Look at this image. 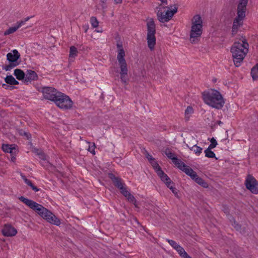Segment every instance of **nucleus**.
Returning <instances> with one entry per match:
<instances>
[{"label":"nucleus","instance_id":"nucleus-10","mask_svg":"<svg viewBox=\"0 0 258 258\" xmlns=\"http://www.w3.org/2000/svg\"><path fill=\"white\" fill-rule=\"evenodd\" d=\"M41 92L45 99L54 101L56 95L59 93L55 88L51 87H44Z\"/></svg>","mask_w":258,"mask_h":258},{"label":"nucleus","instance_id":"nucleus-50","mask_svg":"<svg viewBox=\"0 0 258 258\" xmlns=\"http://www.w3.org/2000/svg\"><path fill=\"white\" fill-rule=\"evenodd\" d=\"M117 47L118 48H119V50H118V52L119 51V50L120 49H123L122 47V45H120L119 44H117Z\"/></svg>","mask_w":258,"mask_h":258},{"label":"nucleus","instance_id":"nucleus-27","mask_svg":"<svg viewBox=\"0 0 258 258\" xmlns=\"http://www.w3.org/2000/svg\"><path fill=\"white\" fill-rule=\"evenodd\" d=\"M251 75L253 80H258V64L251 69Z\"/></svg>","mask_w":258,"mask_h":258},{"label":"nucleus","instance_id":"nucleus-52","mask_svg":"<svg viewBox=\"0 0 258 258\" xmlns=\"http://www.w3.org/2000/svg\"><path fill=\"white\" fill-rule=\"evenodd\" d=\"M40 152H41V151H39V150H37L36 153L38 154V153H40Z\"/></svg>","mask_w":258,"mask_h":258},{"label":"nucleus","instance_id":"nucleus-15","mask_svg":"<svg viewBox=\"0 0 258 258\" xmlns=\"http://www.w3.org/2000/svg\"><path fill=\"white\" fill-rule=\"evenodd\" d=\"M2 232L4 235L7 236H14L17 232L15 228L9 225H5L2 229Z\"/></svg>","mask_w":258,"mask_h":258},{"label":"nucleus","instance_id":"nucleus-36","mask_svg":"<svg viewBox=\"0 0 258 258\" xmlns=\"http://www.w3.org/2000/svg\"><path fill=\"white\" fill-rule=\"evenodd\" d=\"M210 142L211 143L208 147H209L210 148H211V149H213L215 147H216V146L217 145V142L216 140L214 138H212L211 139Z\"/></svg>","mask_w":258,"mask_h":258},{"label":"nucleus","instance_id":"nucleus-47","mask_svg":"<svg viewBox=\"0 0 258 258\" xmlns=\"http://www.w3.org/2000/svg\"><path fill=\"white\" fill-rule=\"evenodd\" d=\"M165 184H166L167 186L170 188V187H171V186H172V184H174V183H169V184H168V182H165Z\"/></svg>","mask_w":258,"mask_h":258},{"label":"nucleus","instance_id":"nucleus-39","mask_svg":"<svg viewBox=\"0 0 258 258\" xmlns=\"http://www.w3.org/2000/svg\"><path fill=\"white\" fill-rule=\"evenodd\" d=\"M145 156L150 162L155 159L147 151H145Z\"/></svg>","mask_w":258,"mask_h":258},{"label":"nucleus","instance_id":"nucleus-16","mask_svg":"<svg viewBox=\"0 0 258 258\" xmlns=\"http://www.w3.org/2000/svg\"><path fill=\"white\" fill-rule=\"evenodd\" d=\"M30 17H28L25 19L24 21H21L18 23V25L14 27H12L9 28L4 32V35H9L10 34L14 33L20 27H21L26 22L30 19Z\"/></svg>","mask_w":258,"mask_h":258},{"label":"nucleus","instance_id":"nucleus-28","mask_svg":"<svg viewBox=\"0 0 258 258\" xmlns=\"http://www.w3.org/2000/svg\"><path fill=\"white\" fill-rule=\"evenodd\" d=\"M78 52V50L76 47L74 46H71L70 48V58L75 57L77 55Z\"/></svg>","mask_w":258,"mask_h":258},{"label":"nucleus","instance_id":"nucleus-30","mask_svg":"<svg viewBox=\"0 0 258 258\" xmlns=\"http://www.w3.org/2000/svg\"><path fill=\"white\" fill-rule=\"evenodd\" d=\"M211 148L208 147L205 150V156L210 158H215L216 159H217V158H216L215 154L212 151H211Z\"/></svg>","mask_w":258,"mask_h":258},{"label":"nucleus","instance_id":"nucleus-25","mask_svg":"<svg viewBox=\"0 0 258 258\" xmlns=\"http://www.w3.org/2000/svg\"><path fill=\"white\" fill-rule=\"evenodd\" d=\"M231 222H232V225L236 230L239 231L241 233H245V228H243L242 230V229L241 228V225H239L238 223H237L233 218H232V219L231 220Z\"/></svg>","mask_w":258,"mask_h":258},{"label":"nucleus","instance_id":"nucleus-18","mask_svg":"<svg viewBox=\"0 0 258 258\" xmlns=\"http://www.w3.org/2000/svg\"><path fill=\"white\" fill-rule=\"evenodd\" d=\"M168 9L165 12L166 15L167 16L166 19H168L170 21L173 15L177 13L178 7L176 5L174 4L173 6H170L168 7Z\"/></svg>","mask_w":258,"mask_h":258},{"label":"nucleus","instance_id":"nucleus-23","mask_svg":"<svg viewBox=\"0 0 258 258\" xmlns=\"http://www.w3.org/2000/svg\"><path fill=\"white\" fill-rule=\"evenodd\" d=\"M14 74L18 80H24L25 81V74L22 70L17 69L14 71Z\"/></svg>","mask_w":258,"mask_h":258},{"label":"nucleus","instance_id":"nucleus-11","mask_svg":"<svg viewBox=\"0 0 258 258\" xmlns=\"http://www.w3.org/2000/svg\"><path fill=\"white\" fill-rule=\"evenodd\" d=\"M246 187L252 193H258V183L256 179L251 175H248L245 181Z\"/></svg>","mask_w":258,"mask_h":258},{"label":"nucleus","instance_id":"nucleus-7","mask_svg":"<svg viewBox=\"0 0 258 258\" xmlns=\"http://www.w3.org/2000/svg\"><path fill=\"white\" fill-rule=\"evenodd\" d=\"M148 46L151 50H153L156 44V27L153 18L148 19L147 23Z\"/></svg>","mask_w":258,"mask_h":258},{"label":"nucleus","instance_id":"nucleus-5","mask_svg":"<svg viewBox=\"0 0 258 258\" xmlns=\"http://www.w3.org/2000/svg\"><path fill=\"white\" fill-rule=\"evenodd\" d=\"M203 21L199 15H195L192 20V26L190 33V41L191 43H197L202 33Z\"/></svg>","mask_w":258,"mask_h":258},{"label":"nucleus","instance_id":"nucleus-8","mask_svg":"<svg viewBox=\"0 0 258 258\" xmlns=\"http://www.w3.org/2000/svg\"><path fill=\"white\" fill-rule=\"evenodd\" d=\"M54 102L59 108L63 109H70L72 107L73 102L71 98L64 94L59 92Z\"/></svg>","mask_w":258,"mask_h":258},{"label":"nucleus","instance_id":"nucleus-40","mask_svg":"<svg viewBox=\"0 0 258 258\" xmlns=\"http://www.w3.org/2000/svg\"><path fill=\"white\" fill-rule=\"evenodd\" d=\"M38 155H39V158L42 160H46V155L45 154L42 152H40V153H38Z\"/></svg>","mask_w":258,"mask_h":258},{"label":"nucleus","instance_id":"nucleus-34","mask_svg":"<svg viewBox=\"0 0 258 258\" xmlns=\"http://www.w3.org/2000/svg\"><path fill=\"white\" fill-rule=\"evenodd\" d=\"M126 199L130 202L132 203L136 207H138L137 205V201L134 196H133L131 194H130Z\"/></svg>","mask_w":258,"mask_h":258},{"label":"nucleus","instance_id":"nucleus-42","mask_svg":"<svg viewBox=\"0 0 258 258\" xmlns=\"http://www.w3.org/2000/svg\"><path fill=\"white\" fill-rule=\"evenodd\" d=\"M27 184L30 186L33 190L36 186H35L30 180H27Z\"/></svg>","mask_w":258,"mask_h":258},{"label":"nucleus","instance_id":"nucleus-24","mask_svg":"<svg viewBox=\"0 0 258 258\" xmlns=\"http://www.w3.org/2000/svg\"><path fill=\"white\" fill-rule=\"evenodd\" d=\"M192 179L194 180L198 184L201 185L202 187L207 188L208 187V183L205 181L202 178L198 176L197 174V176L192 177Z\"/></svg>","mask_w":258,"mask_h":258},{"label":"nucleus","instance_id":"nucleus-37","mask_svg":"<svg viewBox=\"0 0 258 258\" xmlns=\"http://www.w3.org/2000/svg\"><path fill=\"white\" fill-rule=\"evenodd\" d=\"M20 134L22 136H24L26 137L27 139H29L31 138V134L29 132H25L23 130H21L20 131Z\"/></svg>","mask_w":258,"mask_h":258},{"label":"nucleus","instance_id":"nucleus-22","mask_svg":"<svg viewBox=\"0 0 258 258\" xmlns=\"http://www.w3.org/2000/svg\"><path fill=\"white\" fill-rule=\"evenodd\" d=\"M5 81L7 84H10L11 85H15L19 84V82L17 81L15 79V78L12 75L7 76L5 78Z\"/></svg>","mask_w":258,"mask_h":258},{"label":"nucleus","instance_id":"nucleus-14","mask_svg":"<svg viewBox=\"0 0 258 258\" xmlns=\"http://www.w3.org/2000/svg\"><path fill=\"white\" fill-rule=\"evenodd\" d=\"M172 247L174 248L182 258H192L184 250L183 247L180 246L178 243H170Z\"/></svg>","mask_w":258,"mask_h":258},{"label":"nucleus","instance_id":"nucleus-9","mask_svg":"<svg viewBox=\"0 0 258 258\" xmlns=\"http://www.w3.org/2000/svg\"><path fill=\"white\" fill-rule=\"evenodd\" d=\"M20 54L16 49H14L11 52L8 53L7 54V59L10 63L4 67L3 69L8 71L17 67L19 64L18 60L20 58Z\"/></svg>","mask_w":258,"mask_h":258},{"label":"nucleus","instance_id":"nucleus-54","mask_svg":"<svg viewBox=\"0 0 258 258\" xmlns=\"http://www.w3.org/2000/svg\"><path fill=\"white\" fill-rule=\"evenodd\" d=\"M133 1H134V3H137L138 1V0H133Z\"/></svg>","mask_w":258,"mask_h":258},{"label":"nucleus","instance_id":"nucleus-43","mask_svg":"<svg viewBox=\"0 0 258 258\" xmlns=\"http://www.w3.org/2000/svg\"><path fill=\"white\" fill-rule=\"evenodd\" d=\"M170 189L175 196L177 195L178 191L175 187H174L173 186H171V187H170Z\"/></svg>","mask_w":258,"mask_h":258},{"label":"nucleus","instance_id":"nucleus-4","mask_svg":"<svg viewBox=\"0 0 258 258\" xmlns=\"http://www.w3.org/2000/svg\"><path fill=\"white\" fill-rule=\"evenodd\" d=\"M248 0H239L237 9V16L233 20L232 27V35H235L238 29L242 25L243 20L245 17V12Z\"/></svg>","mask_w":258,"mask_h":258},{"label":"nucleus","instance_id":"nucleus-33","mask_svg":"<svg viewBox=\"0 0 258 258\" xmlns=\"http://www.w3.org/2000/svg\"><path fill=\"white\" fill-rule=\"evenodd\" d=\"M90 23L93 28H96L98 26V21L96 18L95 17H91Z\"/></svg>","mask_w":258,"mask_h":258},{"label":"nucleus","instance_id":"nucleus-19","mask_svg":"<svg viewBox=\"0 0 258 258\" xmlns=\"http://www.w3.org/2000/svg\"><path fill=\"white\" fill-rule=\"evenodd\" d=\"M164 154L169 158L171 159L173 163L175 165L179 164V163H181V160L178 159L177 157H174V154L171 152L170 150L168 148H167L164 151Z\"/></svg>","mask_w":258,"mask_h":258},{"label":"nucleus","instance_id":"nucleus-44","mask_svg":"<svg viewBox=\"0 0 258 258\" xmlns=\"http://www.w3.org/2000/svg\"><path fill=\"white\" fill-rule=\"evenodd\" d=\"M106 2V1H103V2L102 1H100V5L101 7H102V9H105L106 8V6L105 4Z\"/></svg>","mask_w":258,"mask_h":258},{"label":"nucleus","instance_id":"nucleus-41","mask_svg":"<svg viewBox=\"0 0 258 258\" xmlns=\"http://www.w3.org/2000/svg\"><path fill=\"white\" fill-rule=\"evenodd\" d=\"M2 87L5 89H13V87L10 86L8 84H4L2 85Z\"/></svg>","mask_w":258,"mask_h":258},{"label":"nucleus","instance_id":"nucleus-2","mask_svg":"<svg viewBox=\"0 0 258 258\" xmlns=\"http://www.w3.org/2000/svg\"><path fill=\"white\" fill-rule=\"evenodd\" d=\"M248 44L245 39L235 41L231 48L233 60L236 67L240 66L248 50Z\"/></svg>","mask_w":258,"mask_h":258},{"label":"nucleus","instance_id":"nucleus-21","mask_svg":"<svg viewBox=\"0 0 258 258\" xmlns=\"http://www.w3.org/2000/svg\"><path fill=\"white\" fill-rule=\"evenodd\" d=\"M157 16L158 20L162 23L167 22L169 21V20L166 19L167 16L166 15V13L162 12L161 11H158L157 13Z\"/></svg>","mask_w":258,"mask_h":258},{"label":"nucleus","instance_id":"nucleus-13","mask_svg":"<svg viewBox=\"0 0 258 258\" xmlns=\"http://www.w3.org/2000/svg\"><path fill=\"white\" fill-rule=\"evenodd\" d=\"M108 177L111 180L113 185L118 189H119V190L120 189H122V188L125 186V184L123 182L122 179L119 177L115 176L113 173H109Z\"/></svg>","mask_w":258,"mask_h":258},{"label":"nucleus","instance_id":"nucleus-26","mask_svg":"<svg viewBox=\"0 0 258 258\" xmlns=\"http://www.w3.org/2000/svg\"><path fill=\"white\" fill-rule=\"evenodd\" d=\"M194 113V109L192 107L190 106H187L186 109L185 110L184 115H185V119L186 121H188L191 116V115Z\"/></svg>","mask_w":258,"mask_h":258},{"label":"nucleus","instance_id":"nucleus-35","mask_svg":"<svg viewBox=\"0 0 258 258\" xmlns=\"http://www.w3.org/2000/svg\"><path fill=\"white\" fill-rule=\"evenodd\" d=\"M120 193L126 198L128 197L130 194H131L127 190L126 187V186L122 188V189L120 190Z\"/></svg>","mask_w":258,"mask_h":258},{"label":"nucleus","instance_id":"nucleus-38","mask_svg":"<svg viewBox=\"0 0 258 258\" xmlns=\"http://www.w3.org/2000/svg\"><path fill=\"white\" fill-rule=\"evenodd\" d=\"M87 143L88 144H90V143L89 142H87ZM95 144H93V145L91 146H90V145H89V146H88V150L91 152V153H92L93 154H95V151H94V149H95Z\"/></svg>","mask_w":258,"mask_h":258},{"label":"nucleus","instance_id":"nucleus-46","mask_svg":"<svg viewBox=\"0 0 258 258\" xmlns=\"http://www.w3.org/2000/svg\"><path fill=\"white\" fill-rule=\"evenodd\" d=\"M22 177L23 178V179L24 180L25 182L27 184V180H29V179H28L24 175H22Z\"/></svg>","mask_w":258,"mask_h":258},{"label":"nucleus","instance_id":"nucleus-1","mask_svg":"<svg viewBox=\"0 0 258 258\" xmlns=\"http://www.w3.org/2000/svg\"><path fill=\"white\" fill-rule=\"evenodd\" d=\"M19 199L30 208L36 211L41 217L45 219L49 223L56 226L60 225V221L59 219L51 211L47 210L41 205L23 196L19 197Z\"/></svg>","mask_w":258,"mask_h":258},{"label":"nucleus","instance_id":"nucleus-20","mask_svg":"<svg viewBox=\"0 0 258 258\" xmlns=\"http://www.w3.org/2000/svg\"><path fill=\"white\" fill-rule=\"evenodd\" d=\"M157 173L161 178V180L163 181L165 183L166 182H168V184H169V183H173V182L171 181L170 178L162 171V169L159 170V171H158Z\"/></svg>","mask_w":258,"mask_h":258},{"label":"nucleus","instance_id":"nucleus-29","mask_svg":"<svg viewBox=\"0 0 258 258\" xmlns=\"http://www.w3.org/2000/svg\"><path fill=\"white\" fill-rule=\"evenodd\" d=\"M187 146L191 150L193 151L197 155H199L202 153L203 149L201 147L198 146L197 145H194L191 148L189 147L188 145H187Z\"/></svg>","mask_w":258,"mask_h":258},{"label":"nucleus","instance_id":"nucleus-49","mask_svg":"<svg viewBox=\"0 0 258 258\" xmlns=\"http://www.w3.org/2000/svg\"><path fill=\"white\" fill-rule=\"evenodd\" d=\"M160 1L163 4H166V5L167 4V0H160Z\"/></svg>","mask_w":258,"mask_h":258},{"label":"nucleus","instance_id":"nucleus-51","mask_svg":"<svg viewBox=\"0 0 258 258\" xmlns=\"http://www.w3.org/2000/svg\"><path fill=\"white\" fill-rule=\"evenodd\" d=\"M33 190H34L35 192L38 191L40 190V189L38 188L37 186H35Z\"/></svg>","mask_w":258,"mask_h":258},{"label":"nucleus","instance_id":"nucleus-6","mask_svg":"<svg viewBox=\"0 0 258 258\" xmlns=\"http://www.w3.org/2000/svg\"><path fill=\"white\" fill-rule=\"evenodd\" d=\"M125 52L123 49H120L117 55V59L118 61V64L120 68V75L121 81L126 84L128 80L127 77L128 69L127 67V63L124 58Z\"/></svg>","mask_w":258,"mask_h":258},{"label":"nucleus","instance_id":"nucleus-53","mask_svg":"<svg viewBox=\"0 0 258 258\" xmlns=\"http://www.w3.org/2000/svg\"><path fill=\"white\" fill-rule=\"evenodd\" d=\"M168 242H174V241L172 240H168Z\"/></svg>","mask_w":258,"mask_h":258},{"label":"nucleus","instance_id":"nucleus-48","mask_svg":"<svg viewBox=\"0 0 258 258\" xmlns=\"http://www.w3.org/2000/svg\"><path fill=\"white\" fill-rule=\"evenodd\" d=\"M114 2L115 4H120L122 3V0H114Z\"/></svg>","mask_w":258,"mask_h":258},{"label":"nucleus","instance_id":"nucleus-3","mask_svg":"<svg viewBox=\"0 0 258 258\" xmlns=\"http://www.w3.org/2000/svg\"><path fill=\"white\" fill-rule=\"evenodd\" d=\"M204 102L208 105L216 109H221L224 105V101L220 92L212 90L203 93Z\"/></svg>","mask_w":258,"mask_h":258},{"label":"nucleus","instance_id":"nucleus-12","mask_svg":"<svg viewBox=\"0 0 258 258\" xmlns=\"http://www.w3.org/2000/svg\"><path fill=\"white\" fill-rule=\"evenodd\" d=\"M177 167L184 172L186 175L189 176L191 178L197 176V173L189 166L186 165L184 162L181 161V163L177 164Z\"/></svg>","mask_w":258,"mask_h":258},{"label":"nucleus","instance_id":"nucleus-32","mask_svg":"<svg viewBox=\"0 0 258 258\" xmlns=\"http://www.w3.org/2000/svg\"><path fill=\"white\" fill-rule=\"evenodd\" d=\"M150 162L152 164L153 167L156 170L157 173L158 172V171H159V170H161V168L159 165L158 163L155 161V159L150 161Z\"/></svg>","mask_w":258,"mask_h":258},{"label":"nucleus","instance_id":"nucleus-45","mask_svg":"<svg viewBox=\"0 0 258 258\" xmlns=\"http://www.w3.org/2000/svg\"><path fill=\"white\" fill-rule=\"evenodd\" d=\"M83 28L84 29L85 32L86 33L89 29V26L88 25H84L83 26Z\"/></svg>","mask_w":258,"mask_h":258},{"label":"nucleus","instance_id":"nucleus-17","mask_svg":"<svg viewBox=\"0 0 258 258\" xmlns=\"http://www.w3.org/2000/svg\"><path fill=\"white\" fill-rule=\"evenodd\" d=\"M38 78V76L36 72L31 70H28L25 74V82L28 83L32 81L36 80Z\"/></svg>","mask_w":258,"mask_h":258},{"label":"nucleus","instance_id":"nucleus-31","mask_svg":"<svg viewBox=\"0 0 258 258\" xmlns=\"http://www.w3.org/2000/svg\"><path fill=\"white\" fill-rule=\"evenodd\" d=\"M2 149L5 152L12 153L13 148H12L11 145L3 144L2 146Z\"/></svg>","mask_w":258,"mask_h":258}]
</instances>
